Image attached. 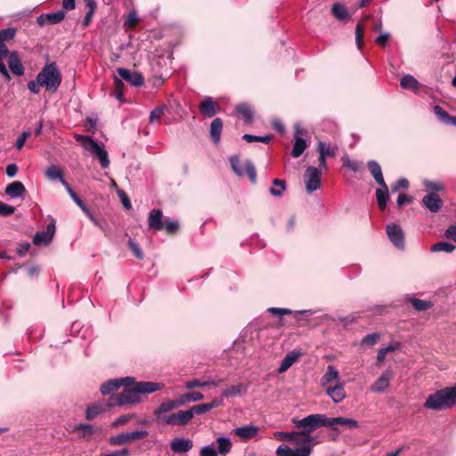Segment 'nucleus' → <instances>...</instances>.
Returning <instances> with one entry per match:
<instances>
[{
  "label": "nucleus",
  "mask_w": 456,
  "mask_h": 456,
  "mask_svg": "<svg viewBox=\"0 0 456 456\" xmlns=\"http://www.w3.org/2000/svg\"><path fill=\"white\" fill-rule=\"evenodd\" d=\"M65 17V12L59 11L56 12L48 13L45 15V19L50 24H56L61 22Z\"/></svg>",
  "instance_id": "49"
},
{
  "label": "nucleus",
  "mask_w": 456,
  "mask_h": 456,
  "mask_svg": "<svg viewBox=\"0 0 456 456\" xmlns=\"http://www.w3.org/2000/svg\"><path fill=\"white\" fill-rule=\"evenodd\" d=\"M189 410L191 412V418H193L195 414H202L210 411V408L208 403H202L194 405Z\"/></svg>",
  "instance_id": "51"
},
{
  "label": "nucleus",
  "mask_w": 456,
  "mask_h": 456,
  "mask_svg": "<svg viewBox=\"0 0 456 456\" xmlns=\"http://www.w3.org/2000/svg\"><path fill=\"white\" fill-rule=\"evenodd\" d=\"M274 437L280 441L291 442L292 432H283V431L275 432Z\"/></svg>",
  "instance_id": "62"
},
{
  "label": "nucleus",
  "mask_w": 456,
  "mask_h": 456,
  "mask_svg": "<svg viewBox=\"0 0 456 456\" xmlns=\"http://www.w3.org/2000/svg\"><path fill=\"white\" fill-rule=\"evenodd\" d=\"M16 34V29L14 28H7L0 30V41L4 44L8 41L13 39Z\"/></svg>",
  "instance_id": "46"
},
{
  "label": "nucleus",
  "mask_w": 456,
  "mask_h": 456,
  "mask_svg": "<svg viewBox=\"0 0 456 456\" xmlns=\"http://www.w3.org/2000/svg\"><path fill=\"white\" fill-rule=\"evenodd\" d=\"M248 390V386L242 383H238L236 385H232L229 387H226L223 390V397L229 398L233 396H240L246 394Z\"/></svg>",
  "instance_id": "28"
},
{
  "label": "nucleus",
  "mask_w": 456,
  "mask_h": 456,
  "mask_svg": "<svg viewBox=\"0 0 456 456\" xmlns=\"http://www.w3.org/2000/svg\"><path fill=\"white\" fill-rule=\"evenodd\" d=\"M128 246H129V248L131 249V251L134 253V255L137 258H139V259L142 258V256H143L142 251L141 250L140 247L134 240L130 239L128 240Z\"/></svg>",
  "instance_id": "54"
},
{
  "label": "nucleus",
  "mask_w": 456,
  "mask_h": 456,
  "mask_svg": "<svg viewBox=\"0 0 456 456\" xmlns=\"http://www.w3.org/2000/svg\"><path fill=\"white\" fill-rule=\"evenodd\" d=\"M130 454V451L128 448H122L120 450L114 451L105 456H128Z\"/></svg>",
  "instance_id": "64"
},
{
  "label": "nucleus",
  "mask_w": 456,
  "mask_h": 456,
  "mask_svg": "<svg viewBox=\"0 0 456 456\" xmlns=\"http://www.w3.org/2000/svg\"><path fill=\"white\" fill-rule=\"evenodd\" d=\"M338 379H339V374H338V371L337 370V369L332 365H329L325 374L322 376V378L321 379V384L322 387H327L328 385L333 381L339 382Z\"/></svg>",
  "instance_id": "30"
},
{
  "label": "nucleus",
  "mask_w": 456,
  "mask_h": 456,
  "mask_svg": "<svg viewBox=\"0 0 456 456\" xmlns=\"http://www.w3.org/2000/svg\"><path fill=\"white\" fill-rule=\"evenodd\" d=\"M29 134H30L28 131H24L21 133V134L20 135V137L17 139V141L15 142V146H16L17 150L22 149V147L24 146Z\"/></svg>",
  "instance_id": "61"
},
{
  "label": "nucleus",
  "mask_w": 456,
  "mask_h": 456,
  "mask_svg": "<svg viewBox=\"0 0 456 456\" xmlns=\"http://www.w3.org/2000/svg\"><path fill=\"white\" fill-rule=\"evenodd\" d=\"M162 211L159 209H152L149 213L148 223L149 227L157 231H160L164 227V222L162 221Z\"/></svg>",
  "instance_id": "24"
},
{
  "label": "nucleus",
  "mask_w": 456,
  "mask_h": 456,
  "mask_svg": "<svg viewBox=\"0 0 456 456\" xmlns=\"http://www.w3.org/2000/svg\"><path fill=\"white\" fill-rule=\"evenodd\" d=\"M164 115V108L163 107H158L155 108L150 114V121L151 122H159L162 116Z\"/></svg>",
  "instance_id": "53"
},
{
  "label": "nucleus",
  "mask_w": 456,
  "mask_h": 456,
  "mask_svg": "<svg viewBox=\"0 0 456 456\" xmlns=\"http://www.w3.org/2000/svg\"><path fill=\"white\" fill-rule=\"evenodd\" d=\"M454 248H455V247L452 243L441 241V242H437V243L434 244L431 247V251H433V252L444 251V252L451 253L454 250Z\"/></svg>",
  "instance_id": "43"
},
{
  "label": "nucleus",
  "mask_w": 456,
  "mask_h": 456,
  "mask_svg": "<svg viewBox=\"0 0 456 456\" xmlns=\"http://www.w3.org/2000/svg\"><path fill=\"white\" fill-rule=\"evenodd\" d=\"M367 167L375 179L376 183L381 187H386V183L383 177L382 170L379 164L375 160H370L367 163Z\"/></svg>",
  "instance_id": "26"
},
{
  "label": "nucleus",
  "mask_w": 456,
  "mask_h": 456,
  "mask_svg": "<svg viewBox=\"0 0 456 456\" xmlns=\"http://www.w3.org/2000/svg\"><path fill=\"white\" fill-rule=\"evenodd\" d=\"M222 130L223 121L220 118H216L210 125V135L215 143H219Z\"/></svg>",
  "instance_id": "32"
},
{
  "label": "nucleus",
  "mask_w": 456,
  "mask_h": 456,
  "mask_svg": "<svg viewBox=\"0 0 456 456\" xmlns=\"http://www.w3.org/2000/svg\"><path fill=\"white\" fill-rule=\"evenodd\" d=\"M40 87H42V85L39 84L37 77H36V80H31L28 83V90L35 94H37L40 92Z\"/></svg>",
  "instance_id": "60"
},
{
  "label": "nucleus",
  "mask_w": 456,
  "mask_h": 456,
  "mask_svg": "<svg viewBox=\"0 0 456 456\" xmlns=\"http://www.w3.org/2000/svg\"><path fill=\"white\" fill-rule=\"evenodd\" d=\"M216 442L217 443V454L221 456H226L232 450V444L231 439L225 436H219L216 438Z\"/></svg>",
  "instance_id": "33"
},
{
  "label": "nucleus",
  "mask_w": 456,
  "mask_h": 456,
  "mask_svg": "<svg viewBox=\"0 0 456 456\" xmlns=\"http://www.w3.org/2000/svg\"><path fill=\"white\" fill-rule=\"evenodd\" d=\"M9 53L10 52L6 45L0 41V73L7 81L11 80V76L3 61L5 57H7Z\"/></svg>",
  "instance_id": "31"
},
{
  "label": "nucleus",
  "mask_w": 456,
  "mask_h": 456,
  "mask_svg": "<svg viewBox=\"0 0 456 456\" xmlns=\"http://www.w3.org/2000/svg\"><path fill=\"white\" fill-rule=\"evenodd\" d=\"M379 338V335L378 333H371V334L365 336L362 338V343L363 345L371 346H374L378 342Z\"/></svg>",
  "instance_id": "55"
},
{
  "label": "nucleus",
  "mask_w": 456,
  "mask_h": 456,
  "mask_svg": "<svg viewBox=\"0 0 456 456\" xmlns=\"http://www.w3.org/2000/svg\"><path fill=\"white\" fill-rule=\"evenodd\" d=\"M179 224L176 221H166L164 223V227L162 230H165L168 234H174L178 231Z\"/></svg>",
  "instance_id": "52"
},
{
  "label": "nucleus",
  "mask_w": 456,
  "mask_h": 456,
  "mask_svg": "<svg viewBox=\"0 0 456 456\" xmlns=\"http://www.w3.org/2000/svg\"><path fill=\"white\" fill-rule=\"evenodd\" d=\"M396 347V345L390 344L386 347L380 348L377 354L378 362H382L385 360L387 354L388 352L395 351Z\"/></svg>",
  "instance_id": "50"
},
{
  "label": "nucleus",
  "mask_w": 456,
  "mask_h": 456,
  "mask_svg": "<svg viewBox=\"0 0 456 456\" xmlns=\"http://www.w3.org/2000/svg\"><path fill=\"white\" fill-rule=\"evenodd\" d=\"M376 198L379 208L384 210L389 199L388 188L387 184L386 187H381L376 190Z\"/></svg>",
  "instance_id": "36"
},
{
  "label": "nucleus",
  "mask_w": 456,
  "mask_h": 456,
  "mask_svg": "<svg viewBox=\"0 0 456 456\" xmlns=\"http://www.w3.org/2000/svg\"><path fill=\"white\" fill-rule=\"evenodd\" d=\"M267 311L269 313H272V314H273L275 315H278V316H282V315H285V314H291V311L289 309H287V308L270 307V308H268Z\"/></svg>",
  "instance_id": "63"
},
{
  "label": "nucleus",
  "mask_w": 456,
  "mask_h": 456,
  "mask_svg": "<svg viewBox=\"0 0 456 456\" xmlns=\"http://www.w3.org/2000/svg\"><path fill=\"white\" fill-rule=\"evenodd\" d=\"M37 77L42 87L52 94L58 91L62 79L61 70L55 62L46 63Z\"/></svg>",
  "instance_id": "4"
},
{
  "label": "nucleus",
  "mask_w": 456,
  "mask_h": 456,
  "mask_svg": "<svg viewBox=\"0 0 456 456\" xmlns=\"http://www.w3.org/2000/svg\"><path fill=\"white\" fill-rule=\"evenodd\" d=\"M236 111L240 115L246 123H250L253 119V112L250 108L245 104L238 105Z\"/></svg>",
  "instance_id": "40"
},
{
  "label": "nucleus",
  "mask_w": 456,
  "mask_h": 456,
  "mask_svg": "<svg viewBox=\"0 0 456 456\" xmlns=\"http://www.w3.org/2000/svg\"><path fill=\"white\" fill-rule=\"evenodd\" d=\"M8 66L11 72L17 77L24 74V67L17 52L13 51L8 53Z\"/></svg>",
  "instance_id": "17"
},
{
  "label": "nucleus",
  "mask_w": 456,
  "mask_h": 456,
  "mask_svg": "<svg viewBox=\"0 0 456 456\" xmlns=\"http://www.w3.org/2000/svg\"><path fill=\"white\" fill-rule=\"evenodd\" d=\"M434 112L438 119L444 124H451L453 117H451L442 107L436 105Z\"/></svg>",
  "instance_id": "42"
},
{
  "label": "nucleus",
  "mask_w": 456,
  "mask_h": 456,
  "mask_svg": "<svg viewBox=\"0 0 456 456\" xmlns=\"http://www.w3.org/2000/svg\"><path fill=\"white\" fill-rule=\"evenodd\" d=\"M4 191L11 198L16 199L25 196L26 188L21 182L15 181L8 184Z\"/></svg>",
  "instance_id": "23"
},
{
  "label": "nucleus",
  "mask_w": 456,
  "mask_h": 456,
  "mask_svg": "<svg viewBox=\"0 0 456 456\" xmlns=\"http://www.w3.org/2000/svg\"><path fill=\"white\" fill-rule=\"evenodd\" d=\"M231 165L233 171L239 175L243 176L244 175H248L251 183H256V173L254 165L249 160H247L244 165H242L240 161L239 157L232 156L231 158Z\"/></svg>",
  "instance_id": "9"
},
{
  "label": "nucleus",
  "mask_w": 456,
  "mask_h": 456,
  "mask_svg": "<svg viewBox=\"0 0 456 456\" xmlns=\"http://www.w3.org/2000/svg\"><path fill=\"white\" fill-rule=\"evenodd\" d=\"M326 393L336 403L346 398L344 385L341 382H338L334 387H327Z\"/></svg>",
  "instance_id": "20"
},
{
  "label": "nucleus",
  "mask_w": 456,
  "mask_h": 456,
  "mask_svg": "<svg viewBox=\"0 0 456 456\" xmlns=\"http://www.w3.org/2000/svg\"><path fill=\"white\" fill-rule=\"evenodd\" d=\"M334 424L343 425L349 429L357 428L359 427L358 421L354 419L343 417L328 418V427L331 428L333 430H336V428L333 427Z\"/></svg>",
  "instance_id": "25"
},
{
  "label": "nucleus",
  "mask_w": 456,
  "mask_h": 456,
  "mask_svg": "<svg viewBox=\"0 0 456 456\" xmlns=\"http://www.w3.org/2000/svg\"><path fill=\"white\" fill-rule=\"evenodd\" d=\"M45 175L51 181L59 180L61 183L64 180L61 170L53 165L46 168Z\"/></svg>",
  "instance_id": "37"
},
{
  "label": "nucleus",
  "mask_w": 456,
  "mask_h": 456,
  "mask_svg": "<svg viewBox=\"0 0 456 456\" xmlns=\"http://www.w3.org/2000/svg\"><path fill=\"white\" fill-rule=\"evenodd\" d=\"M387 233L391 242L400 249L404 248V236L403 230L396 224L387 226Z\"/></svg>",
  "instance_id": "14"
},
{
  "label": "nucleus",
  "mask_w": 456,
  "mask_h": 456,
  "mask_svg": "<svg viewBox=\"0 0 456 456\" xmlns=\"http://www.w3.org/2000/svg\"><path fill=\"white\" fill-rule=\"evenodd\" d=\"M117 73L121 79L136 87L141 86L144 82L142 75L137 71H132L125 68H118Z\"/></svg>",
  "instance_id": "12"
},
{
  "label": "nucleus",
  "mask_w": 456,
  "mask_h": 456,
  "mask_svg": "<svg viewBox=\"0 0 456 456\" xmlns=\"http://www.w3.org/2000/svg\"><path fill=\"white\" fill-rule=\"evenodd\" d=\"M55 232V224L53 221L47 225L45 231L38 232L35 234L33 238V242L36 245H48L53 240V234Z\"/></svg>",
  "instance_id": "15"
},
{
  "label": "nucleus",
  "mask_w": 456,
  "mask_h": 456,
  "mask_svg": "<svg viewBox=\"0 0 456 456\" xmlns=\"http://www.w3.org/2000/svg\"><path fill=\"white\" fill-rule=\"evenodd\" d=\"M456 405V387H444L430 395L424 407L435 411H442Z\"/></svg>",
  "instance_id": "3"
},
{
  "label": "nucleus",
  "mask_w": 456,
  "mask_h": 456,
  "mask_svg": "<svg viewBox=\"0 0 456 456\" xmlns=\"http://www.w3.org/2000/svg\"><path fill=\"white\" fill-rule=\"evenodd\" d=\"M299 135H300L299 127L296 126L295 142H294L293 150L291 152V155L294 158H298L299 156H301L306 148L305 141L303 138H301Z\"/></svg>",
  "instance_id": "29"
},
{
  "label": "nucleus",
  "mask_w": 456,
  "mask_h": 456,
  "mask_svg": "<svg viewBox=\"0 0 456 456\" xmlns=\"http://www.w3.org/2000/svg\"><path fill=\"white\" fill-rule=\"evenodd\" d=\"M298 447L291 449L288 445H280L276 453L278 456H310L313 447L315 444L314 437L312 435L305 434V432L293 431L291 442Z\"/></svg>",
  "instance_id": "2"
},
{
  "label": "nucleus",
  "mask_w": 456,
  "mask_h": 456,
  "mask_svg": "<svg viewBox=\"0 0 456 456\" xmlns=\"http://www.w3.org/2000/svg\"><path fill=\"white\" fill-rule=\"evenodd\" d=\"M167 413L160 412V407L156 408L154 416L157 422L161 425L184 426L192 419L190 410L179 411L171 414Z\"/></svg>",
  "instance_id": "7"
},
{
  "label": "nucleus",
  "mask_w": 456,
  "mask_h": 456,
  "mask_svg": "<svg viewBox=\"0 0 456 456\" xmlns=\"http://www.w3.org/2000/svg\"><path fill=\"white\" fill-rule=\"evenodd\" d=\"M273 184L274 187H271L269 192L275 197H281L286 189V182L281 179H274Z\"/></svg>",
  "instance_id": "38"
},
{
  "label": "nucleus",
  "mask_w": 456,
  "mask_h": 456,
  "mask_svg": "<svg viewBox=\"0 0 456 456\" xmlns=\"http://www.w3.org/2000/svg\"><path fill=\"white\" fill-rule=\"evenodd\" d=\"M410 301H411L412 306L417 311H426L428 309H430L433 306V304L430 301H427V300H422V299L412 297V298H410Z\"/></svg>",
  "instance_id": "41"
},
{
  "label": "nucleus",
  "mask_w": 456,
  "mask_h": 456,
  "mask_svg": "<svg viewBox=\"0 0 456 456\" xmlns=\"http://www.w3.org/2000/svg\"><path fill=\"white\" fill-rule=\"evenodd\" d=\"M15 208L0 201V216H8L13 214Z\"/></svg>",
  "instance_id": "56"
},
{
  "label": "nucleus",
  "mask_w": 456,
  "mask_h": 456,
  "mask_svg": "<svg viewBox=\"0 0 456 456\" xmlns=\"http://www.w3.org/2000/svg\"><path fill=\"white\" fill-rule=\"evenodd\" d=\"M400 85L404 89L416 90L419 87V82L411 75H406L401 78Z\"/></svg>",
  "instance_id": "39"
},
{
  "label": "nucleus",
  "mask_w": 456,
  "mask_h": 456,
  "mask_svg": "<svg viewBox=\"0 0 456 456\" xmlns=\"http://www.w3.org/2000/svg\"><path fill=\"white\" fill-rule=\"evenodd\" d=\"M423 205L432 213L438 212L443 207V201L436 193H428L422 199Z\"/></svg>",
  "instance_id": "18"
},
{
  "label": "nucleus",
  "mask_w": 456,
  "mask_h": 456,
  "mask_svg": "<svg viewBox=\"0 0 456 456\" xmlns=\"http://www.w3.org/2000/svg\"><path fill=\"white\" fill-rule=\"evenodd\" d=\"M292 423L305 434L311 435L321 427H328V417L321 413L311 414L303 419H293Z\"/></svg>",
  "instance_id": "6"
},
{
  "label": "nucleus",
  "mask_w": 456,
  "mask_h": 456,
  "mask_svg": "<svg viewBox=\"0 0 456 456\" xmlns=\"http://www.w3.org/2000/svg\"><path fill=\"white\" fill-rule=\"evenodd\" d=\"M302 355V354L300 352H297V351H291L289 353H288L285 357L282 359L281 362V365L278 369V372L279 373H283L285 372L287 370H289V368L290 366H292V364L294 362H296L298 358Z\"/></svg>",
  "instance_id": "27"
},
{
  "label": "nucleus",
  "mask_w": 456,
  "mask_h": 456,
  "mask_svg": "<svg viewBox=\"0 0 456 456\" xmlns=\"http://www.w3.org/2000/svg\"><path fill=\"white\" fill-rule=\"evenodd\" d=\"M124 390L117 395L115 397L110 398V406H123L126 404H136L142 402L143 395L151 394L161 390L164 385L158 382L142 381L136 382L134 378V382L130 384H124Z\"/></svg>",
  "instance_id": "1"
},
{
  "label": "nucleus",
  "mask_w": 456,
  "mask_h": 456,
  "mask_svg": "<svg viewBox=\"0 0 456 456\" xmlns=\"http://www.w3.org/2000/svg\"><path fill=\"white\" fill-rule=\"evenodd\" d=\"M341 160L344 167L354 172H357L360 169V164L356 160L351 159L347 155H344Z\"/></svg>",
  "instance_id": "47"
},
{
  "label": "nucleus",
  "mask_w": 456,
  "mask_h": 456,
  "mask_svg": "<svg viewBox=\"0 0 456 456\" xmlns=\"http://www.w3.org/2000/svg\"><path fill=\"white\" fill-rule=\"evenodd\" d=\"M242 138L248 142H260L264 143H269L272 137L270 135L265 136H257V135H252L248 134H245Z\"/></svg>",
  "instance_id": "48"
},
{
  "label": "nucleus",
  "mask_w": 456,
  "mask_h": 456,
  "mask_svg": "<svg viewBox=\"0 0 456 456\" xmlns=\"http://www.w3.org/2000/svg\"><path fill=\"white\" fill-rule=\"evenodd\" d=\"M134 417V414L121 415L115 419V421L112 423V426L117 427V426L124 425V424L127 423L128 421H130Z\"/></svg>",
  "instance_id": "58"
},
{
  "label": "nucleus",
  "mask_w": 456,
  "mask_h": 456,
  "mask_svg": "<svg viewBox=\"0 0 456 456\" xmlns=\"http://www.w3.org/2000/svg\"><path fill=\"white\" fill-rule=\"evenodd\" d=\"M259 428L255 425H246L236 428L232 433L239 436L241 440L247 441L256 437L258 435Z\"/></svg>",
  "instance_id": "16"
},
{
  "label": "nucleus",
  "mask_w": 456,
  "mask_h": 456,
  "mask_svg": "<svg viewBox=\"0 0 456 456\" xmlns=\"http://www.w3.org/2000/svg\"><path fill=\"white\" fill-rule=\"evenodd\" d=\"M77 142H80L81 146L92 155H94L100 162L101 167L106 169L110 167L109 154L103 146L100 145L90 136L75 134Z\"/></svg>",
  "instance_id": "5"
},
{
  "label": "nucleus",
  "mask_w": 456,
  "mask_h": 456,
  "mask_svg": "<svg viewBox=\"0 0 456 456\" xmlns=\"http://www.w3.org/2000/svg\"><path fill=\"white\" fill-rule=\"evenodd\" d=\"M105 408L101 404H94L89 406L86 412V418L87 419H93L97 417L101 412H102Z\"/></svg>",
  "instance_id": "44"
},
{
  "label": "nucleus",
  "mask_w": 456,
  "mask_h": 456,
  "mask_svg": "<svg viewBox=\"0 0 456 456\" xmlns=\"http://www.w3.org/2000/svg\"><path fill=\"white\" fill-rule=\"evenodd\" d=\"M332 15L338 20L345 21L350 19V15L344 4L336 3L331 7Z\"/></svg>",
  "instance_id": "34"
},
{
  "label": "nucleus",
  "mask_w": 456,
  "mask_h": 456,
  "mask_svg": "<svg viewBox=\"0 0 456 456\" xmlns=\"http://www.w3.org/2000/svg\"><path fill=\"white\" fill-rule=\"evenodd\" d=\"M200 456H217L216 450L211 445H206L201 447L200 452Z\"/></svg>",
  "instance_id": "59"
},
{
  "label": "nucleus",
  "mask_w": 456,
  "mask_h": 456,
  "mask_svg": "<svg viewBox=\"0 0 456 456\" xmlns=\"http://www.w3.org/2000/svg\"><path fill=\"white\" fill-rule=\"evenodd\" d=\"M186 403H189L187 394L182 395L175 400H170L160 403V412H169L174 409L183 406Z\"/></svg>",
  "instance_id": "21"
},
{
  "label": "nucleus",
  "mask_w": 456,
  "mask_h": 456,
  "mask_svg": "<svg viewBox=\"0 0 456 456\" xmlns=\"http://www.w3.org/2000/svg\"><path fill=\"white\" fill-rule=\"evenodd\" d=\"M317 150L319 151V155L322 157H334L337 153V147L332 146L330 143H326L324 142H319L317 145Z\"/></svg>",
  "instance_id": "35"
},
{
  "label": "nucleus",
  "mask_w": 456,
  "mask_h": 456,
  "mask_svg": "<svg viewBox=\"0 0 456 456\" xmlns=\"http://www.w3.org/2000/svg\"><path fill=\"white\" fill-rule=\"evenodd\" d=\"M171 450L175 453H182L189 452L192 447V442L188 438H174L170 443Z\"/></svg>",
  "instance_id": "19"
},
{
  "label": "nucleus",
  "mask_w": 456,
  "mask_h": 456,
  "mask_svg": "<svg viewBox=\"0 0 456 456\" xmlns=\"http://www.w3.org/2000/svg\"><path fill=\"white\" fill-rule=\"evenodd\" d=\"M321 171L315 167H308L305 173V183L307 192L312 193L321 187Z\"/></svg>",
  "instance_id": "10"
},
{
  "label": "nucleus",
  "mask_w": 456,
  "mask_h": 456,
  "mask_svg": "<svg viewBox=\"0 0 456 456\" xmlns=\"http://www.w3.org/2000/svg\"><path fill=\"white\" fill-rule=\"evenodd\" d=\"M218 110L217 103L210 97H206L200 104V112L208 118L215 116Z\"/></svg>",
  "instance_id": "22"
},
{
  "label": "nucleus",
  "mask_w": 456,
  "mask_h": 456,
  "mask_svg": "<svg viewBox=\"0 0 456 456\" xmlns=\"http://www.w3.org/2000/svg\"><path fill=\"white\" fill-rule=\"evenodd\" d=\"M393 378V370L389 369L384 370L380 377L370 386V391L378 394L385 392L389 387L390 381Z\"/></svg>",
  "instance_id": "11"
},
{
  "label": "nucleus",
  "mask_w": 456,
  "mask_h": 456,
  "mask_svg": "<svg viewBox=\"0 0 456 456\" xmlns=\"http://www.w3.org/2000/svg\"><path fill=\"white\" fill-rule=\"evenodd\" d=\"M147 430H134L132 432L120 433L110 437L109 444L110 445H123L131 444L134 441L148 436Z\"/></svg>",
  "instance_id": "8"
},
{
  "label": "nucleus",
  "mask_w": 456,
  "mask_h": 456,
  "mask_svg": "<svg viewBox=\"0 0 456 456\" xmlns=\"http://www.w3.org/2000/svg\"><path fill=\"white\" fill-rule=\"evenodd\" d=\"M131 382H134L133 377L110 379L103 383L100 390L103 395H108L111 392L117 391L121 386H124V384H130Z\"/></svg>",
  "instance_id": "13"
},
{
  "label": "nucleus",
  "mask_w": 456,
  "mask_h": 456,
  "mask_svg": "<svg viewBox=\"0 0 456 456\" xmlns=\"http://www.w3.org/2000/svg\"><path fill=\"white\" fill-rule=\"evenodd\" d=\"M423 184H424L425 188L430 191L429 193H435L436 191H443L444 188V184L438 181L433 182V181L425 180L423 182Z\"/></svg>",
  "instance_id": "45"
},
{
  "label": "nucleus",
  "mask_w": 456,
  "mask_h": 456,
  "mask_svg": "<svg viewBox=\"0 0 456 456\" xmlns=\"http://www.w3.org/2000/svg\"><path fill=\"white\" fill-rule=\"evenodd\" d=\"M363 28L358 24L355 28V42L359 49L362 46Z\"/></svg>",
  "instance_id": "57"
}]
</instances>
